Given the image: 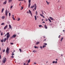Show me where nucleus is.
<instances>
[{
    "label": "nucleus",
    "instance_id": "obj_1",
    "mask_svg": "<svg viewBox=\"0 0 65 65\" xmlns=\"http://www.w3.org/2000/svg\"><path fill=\"white\" fill-rule=\"evenodd\" d=\"M9 49L8 47H7V49L6 50V53H7V55H8V54H9Z\"/></svg>",
    "mask_w": 65,
    "mask_h": 65
},
{
    "label": "nucleus",
    "instance_id": "obj_12",
    "mask_svg": "<svg viewBox=\"0 0 65 65\" xmlns=\"http://www.w3.org/2000/svg\"><path fill=\"white\" fill-rule=\"evenodd\" d=\"M34 5H33L32 6H31L30 7V8H34Z\"/></svg>",
    "mask_w": 65,
    "mask_h": 65
},
{
    "label": "nucleus",
    "instance_id": "obj_26",
    "mask_svg": "<svg viewBox=\"0 0 65 65\" xmlns=\"http://www.w3.org/2000/svg\"><path fill=\"white\" fill-rule=\"evenodd\" d=\"M63 37H62V38H61V40H60V41H62V40H63Z\"/></svg>",
    "mask_w": 65,
    "mask_h": 65
},
{
    "label": "nucleus",
    "instance_id": "obj_11",
    "mask_svg": "<svg viewBox=\"0 0 65 65\" xmlns=\"http://www.w3.org/2000/svg\"><path fill=\"white\" fill-rule=\"evenodd\" d=\"M49 18L51 20H52V21L54 20L53 19V18L51 17H49Z\"/></svg>",
    "mask_w": 65,
    "mask_h": 65
},
{
    "label": "nucleus",
    "instance_id": "obj_21",
    "mask_svg": "<svg viewBox=\"0 0 65 65\" xmlns=\"http://www.w3.org/2000/svg\"><path fill=\"white\" fill-rule=\"evenodd\" d=\"M35 20H37V18H36V15L35 16Z\"/></svg>",
    "mask_w": 65,
    "mask_h": 65
},
{
    "label": "nucleus",
    "instance_id": "obj_2",
    "mask_svg": "<svg viewBox=\"0 0 65 65\" xmlns=\"http://www.w3.org/2000/svg\"><path fill=\"white\" fill-rule=\"evenodd\" d=\"M6 61V58H5V59H4L3 60V62L4 63H5V62Z\"/></svg>",
    "mask_w": 65,
    "mask_h": 65
},
{
    "label": "nucleus",
    "instance_id": "obj_6",
    "mask_svg": "<svg viewBox=\"0 0 65 65\" xmlns=\"http://www.w3.org/2000/svg\"><path fill=\"white\" fill-rule=\"evenodd\" d=\"M29 13L30 14L31 16H32V12H31V10H29Z\"/></svg>",
    "mask_w": 65,
    "mask_h": 65
},
{
    "label": "nucleus",
    "instance_id": "obj_49",
    "mask_svg": "<svg viewBox=\"0 0 65 65\" xmlns=\"http://www.w3.org/2000/svg\"><path fill=\"white\" fill-rule=\"evenodd\" d=\"M55 63L56 64H57V61H56L55 62Z\"/></svg>",
    "mask_w": 65,
    "mask_h": 65
},
{
    "label": "nucleus",
    "instance_id": "obj_31",
    "mask_svg": "<svg viewBox=\"0 0 65 65\" xmlns=\"http://www.w3.org/2000/svg\"><path fill=\"white\" fill-rule=\"evenodd\" d=\"M39 26L40 27H42V26L41 25H39Z\"/></svg>",
    "mask_w": 65,
    "mask_h": 65
},
{
    "label": "nucleus",
    "instance_id": "obj_37",
    "mask_svg": "<svg viewBox=\"0 0 65 65\" xmlns=\"http://www.w3.org/2000/svg\"><path fill=\"white\" fill-rule=\"evenodd\" d=\"M20 20V18H19L17 21H19Z\"/></svg>",
    "mask_w": 65,
    "mask_h": 65
},
{
    "label": "nucleus",
    "instance_id": "obj_55",
    "mask_svg": "<svg viewBox=\"0 0 65 65\" xmlns=\"http://www.w3.org/2000/svg\"><path fill=\"white\" fill-rule=\"evenodd\" d=\"M34 47L35 48H37V47L36 46H34Z\"/></svg>",
    "mask_w": 65,
    "mask_h": 65
},
{
    "label": "nucleus",
    "instance_id": "obj_38",
    "mask_svg": "<svg viewBox=\"0 0 65 65\" xmlns=\"http://www.w3.org/2000/svg\"><path fill=\"white\" fill-rule=\"evenodd\" d=\"M13 20H15V18H14V17L13 18H12Z\"/></svg>",
    "mask_w": 65,
    "mask_h": 65
},
{
    "label": "nucleus",
    "instance_id": "obj_4",
    "mask_svg": "<svg viewBox=\"0 0 65 65\" xmlns=\"http://www.w3.org/2000/svg\"><path fill=\"white\" fill-rule=\"evenodd\" d=\"M7 10H5V13L6 16H7Z\"/></svg>",
    "mask_w": 65,
    "mask_h": 65
},
{
    "label": "nucleus",
    "instance_id": "obj_16",
    "mask_svg": "<svg viewBox=\"0 0 65 65\" xmlns=\"http://www.w3.org/2000/svg\"><path fill=\"white\" fill-rule=\"evenodd\" d=\"M12 0H8V2H9V3H10L11 2H12Z\"/></svg>",
    "mask_w": 65,
    "mask_h": 65
},
{
    "label": "nucleus",
    "instance_id": "obj_64",
    "mask_svg": "<svg viewBox=\"0 0 65 65\" xmlns=\"http://www.w3.org/2000/svg\"><path fill=\"white\" fill-rule=\"evenodd\" d=\"M61 56H62V57H63V55H62V54H61Z\"/></svg>",
    "mask_w": 65,
    "mask_h": 65
},
{
    "label": "nucleus",
    "instance_id": "obj_36",
    "mask_svg": "<svg viewBox=\"0 0 65 65\" xmlns=\"http://www.w3.org/2000/svg\"><path fill=\"white\" fill-rule=\"evenodd\" d=\"M36 15H37V11L36 12Z\"/></svg>",
    "mask_w": 65,
    "mask_h": 65
},
{
    "label": "nucleus",
    "instance_id": "obj_45",
    "mask_svg": "<svg viewBox=\"0 0 65 65\" xmlns=\"http://www.w3.org/2000/svg\"><path fill=\"white\" fill-rule=\"evenodd\" d=\"M44 45H47V44L46 43H44Z\"/></svg>",
    "mask_w": 65,
    "mask_h": 65
},
{
    "label": "nucleus",
    "instance_id": "obj_40",
    "mask_svg": "<svg viewBox=\"0 0 65 65\" xmlns=\"http://www.w3.org/2000/svg\"><path fill=\"white\" fill-rule=\"evenodd\" d=\"M14 53L13 52L12 53V54H11L12 55H14V54H13Z\"/></svg>",
    "mask_w": 65,
    "mask_h": 65
},
{
    "label": "nucleus",
    "instance_id": "obj_59",
    "mask_svg": "<svg viewBox=\"0 0 65 65\" xmlns=\"http://www.w3.org/2000/svg\"><path fill=\"white\" fill-rule=\"evenodd\" d=\"M60 36L59 35V37H58V38H60Z\"/></svg>",
    "mask_w": 65,
    "mask_h": 65
},
{
    "label": "nucleus",
    "instance_id": "obj_42",
    "mask_svg": "<svg viewBox=\"0 0 65 65\" xmlns=\"http://www.w3.org/2000/svg\"><path fill=\"white\" fill-rule=\"evenodd\" d=\"M52 63L53 64H54V63H55V61H53V62H52Z\"/></svg>",
    "mask_w": 65,
    "mask_h": 65
},
{
    "label": "nucleus",
    "instance_id": "obj_53",
    "mask_svg": "<svg viewBox=\"0 0 65 65\" xmlns=\"http://www.w3.org/2000/svg\"><path fill=\"white\" fill-rule=\"evenodd\" d=\"M23 1H24L25 3H26V1H25V0H23Z\"/></svg>",
    "mask_w": 65,
    "mask_h": 65
},
{
    "label": "nucleus",
    "instance_id": "obj_41",
    "mask_svg": "<svg viewBox=\"0 0 65 65\" xmlns=\"http://www.w3.org/2000/svg\"><path fill=\"white\" fill-rule=\"evenodd\" d=\"M23 1L24 0H18L19 1Z\"/></svg>",
    "mask_w": 65,
    "mask_h": 65
},
{
    "label": "nucleus",
    "instance_id": "obj_15",
    "mask_svg": "<svg viewBox=\"0 0 65 65\" xmlns=\"http://www.w3.org/2000/svg\"><path fill=\"white\" fill-rule=\"evenodd\" d=\"M31 5V3H29L28 4V8H30V6Z\"/></svg>",
    "mask_w": 65,
    "mask_h": 65
},
{
    "label": "nucleus",
    "instance_id": "obj_34",
    "mask_svg": "<svg viewBox=\"0 0 65 65\" xmlns=\"http://www.w3.org/2000/svg\"><path fill=\"white\" fill-rule=\"evenodd\" d=\"M9 17H10V15H11V14H10V13H9Z\"/></svg>",
    "mask_w": 65,
    "mask_h": 65
},
{
    "label": "nucleus",
    "instance_id": "obj_54",
    "mask_svg": "<svg viewBox=\"0 0 65 65\" xmlns=\"http://www.w3.org/2000/svg\"><path fill=\"white\" fill-rule=\"evenodd\" d=\"M46 41V39H45L44 40V41Z\"/></svg>",
    "mask_w": 65,
    "mask_h": 65
},
{
    "label": "nucleus",
    "instance_id": "obj_61",
    "mask_svg": "<svg viewBox=\"0 0 65 65\" xmlns=\"http://www.w3.org/2000/svg\"><path fill=\"white\" fill-rule=\"evenodd\" d=\"M27 13H29V12H28V11H27Z\"/></svg>",
    "mask_w": 65,
    "mask_h": 65
},
{
    "label": "nucleus",
    "instance_id": "obj_56",
    "mask_svg": "<svg viewBox=\"0 0 65 65\" xmlns=\"http://www.w3.org/2000/svg\"><path fill=\"white\" fill-rule=\"evenodd\" d=\"M7 35V34H6V35H5V36H6V35Z\"/></svg>",
    "mask_w": 65,
    "mask_h": 65
},
{
    "label": "nucleus",
    "instance_id": "obj_3",
    "mask_svg": "<svg viewBox=\"0 0 65 65\" xmlns=\"http://www.w3.org/2000/svg\"><path fill=\"white\" fill-rule=\"evenodd\" d=\"M7 38H9L10 37V36H9V32H7Z\"/></svg>",
    "mask_w": 65,
    "mask_h": 65
},
{
    "label": "nucleus",
    "instance_id": "obj_10",
    "mask_svg": "<svg viewBox=\"0 0 65 65\" xmlns=\"http://www.w3.org/2000/svg\"><path fill=\"white\" fill-rule=\"evenodd\" d=\"M8 26V25H6V26H5L4 27V30H5L6 29V28L7 27V26Z\"/></svg>",
    "mask_w": 65,
    "mask_h": 65
},
{
    "label": "nucleus",
    "instance_id": "obj_60",
    "mask_svg": "<svg viewBox=\"0 0 65 65\" xmlns=\"http://www.w3.org/2000/svg\"><path fill=\"white\" fill-rule=\"evenodd\" d=\"M26 65V63H24V64L23 65Z\"/></svg>",
    "mask_w": 65,
    "mask_h": 65
},
{
    "label": "nucleus",
    "instance_id": "obj_50",
    "mask_svg": "<svg viewBox=\"0 0 65 65\" xmlns=\"http://www.w3.org/2000/svg\"><path fill=\"white\" fill-rule=\"evenodd\" d=\"M13 7V6H11L10 7V8H12V7Z\"/></svg>",
    "mask_w": 65,
    "mask_h": 65
},
{
    "label": "nucleus",
    "instance_id": "obj_22",
    "mask_svg": "<svg viewBox=\"0 0 65 65\" xmlns=\"http://www.w3.org/2000/svg\"><path fill=\"white\" fill-rule=\"evenodd\" d=\"M30 62V59H29V60H28V63H29Z\"/></svg>",
    "mask_w": 65,
    "mask_h": 65
},
{
    "label": "nucleus",
    "instance_id": "obj_19",
    "mask_svg": "<svg viewBox=\"0 0 65 65\" xmlns=\"http://www.w3.org/2000/svg\"><path fill=\"white\" fill-rule=\"evenodd\" d=\"M9 28L10 29H11V25H9Z\"/></svg>",
    "mask_w": 65,
    "mask_h": 65
},
{
    "label": "nucleus",
    "instance_id": "obj_48",
    "mask_svg": "<svg viewBox=\"0 0 65 65\" xmlns=\"http://www.w3.org/2000/svg\"><path fill=\"white\" fill-rule=\"evenodd\" d=\"M40 47L41 48V49H42V46H40Z\"/></svg>",
    "mask_w": 65,
    "mask_h": 65
},
{
    "label": "nucleus",
    "instance_id": "obj_14",
    "mask_svg": "<svg viewBox=\"0 0 65 65\" xmlns=\"http://www.w3.org/2000/svg\"><path fill=\"white\" fill-rule=\"evenodd\" d=\"M40 43L39 42H37L36 43V44H37V45H38V44H39Z\"/></svg>",
    "mask_w": 65,
    "mask_h": 65
},
{
    "label": "nucleus",
    "instance_id": "obj_63",
    "mask_svg": "<svg viewBox=\"0 0 65 65\" xmlns=\"http://www.w3.org/2000/svg\"><path fill=\"white\" fill-rule=\"evenodd\" d=\"M8 38H7V39H8Z\"/></svg>",
    "mask_w": 65,
    "mask_h": 65
},
{
    "label": "nucleus",
    "instance_id": "obj_5",
    "mask_svg": "<svg viewBox=\"0 0 65 65\" xmlns=\"http://www.w3.org/2000/svg\"><path fill=\"white\" fill-rule=\"evenodd\" d=\"M16 36H17V35H16L14 34L13 35V36H12L11 37V38H13V37L15 38V37H16Z\"/></svg>",
    "mask_w": 65,
    "mask_h": 65
},
{
    "label": "nucleus",
    "instance_id": "obj_9",
    "mask_svg": "<svg viewBox=\"0 0 65 65\" xmlns=\"http://www.w3.org/2000/svg\"><path fill=\"white\" fill-rule=\"evenodd\" d=\"M44 27L45 28V29H47V26H46V25L45 24L44 25Z\"/></svg>",
    "mask_w": 65,
    "mask_h": 65
},
{
    "label": "nucleus",
    "instance_id": "obj_58",
    "mask_svg": "<svg viewBox=\"0 0 65 65\" xmlns=\"http://www.w3.org/2000/svg\"><path fill=\"white\" fill-rule=\"evenodd\" d=\"M43 37H44V38H45V36H44Z\"/></svg>",
    "mask_w": 65,
    "mask_h": 65
},
{
    "label": "nucleus",
    "instance_id": "obj_28",
    "mask_svg": "<svg viewBox=\"0 0 65 65\" xmlns=\"http://www.w3.org/2000/svg\"><path fill=\"white\" fill-rule=\"evenodd\" d=\"M30 2H31V0H29L28 1L29 3H30Z\"/></svg>",
    "mask_w": 65,
    "mask_h": 65
},
{
    "label": "nucleus",
    "instance_id": "obj_27",
    "mask_svg": "<svg viewBox=\"0 0 65 65\" xmlns=\"http://www.w3.org/2000/svg\"><path fill=\"white\" fill-rule=\"evenodd\" d=\"M6 38H5L4 39V42H5V41H6Z\"/></svg>",
    "mask_w": 65,
    "mask_h": 65
},
{
    "label": "nucleus",
    "instance_id": "obj_62",
    "mask_svg": "<svg viewBox=\"0 0 65 65\" xmlns=\"http://www.w3.org/2000/svg\"><path fill=\"white\" fill-rule=\"evenodd\" d=\"M43 23H45V22H44V21H43Z\"/></svg>",
    "mask_w": 65,
    "mask_h": 65
},
{
    "label": "nucleus",
    "instance_id": "obj_47",
    "mask_svg": "<svg viewBox=\"0 0 65 65\" xmlns=\"http://www.w3.org/2000/svg\"><path fill=\"white\" fill-rule=\"evenodd\" d=\"M46 21H48V19H46Z\"/></svg>",
    "mask_w": 65,
    "mask_h": 65
},
{
    "label": "nucleus",
    "instance_id": "obj_51",
    "mask_svg": "<svg viewBox=\"0 0 65 65\" xmlns=\"http://www.w3.org/2000/svg\"><path fill=\"white\" fill-rule=\"evenodd\" d=\"M35 50L33 51H32V52H34L35 53Z\"/></svg>",
    "mask_w": 65,
    "mask_h": 65
},
{
    "label": "nucleus",
    "instance_id": "obj_44",
    "mask_svg": "<svg viewBox=\"0 0 65 65\" xmlns=\"http://www.w3.org/2000/svg\"><path fill=\"white\" fill-rule=\"evenodd\" d=\"M21 7L22 8L21 9V10H22V9H23V8H24L23 7Z\"/></svg>",
    "mask_w": 65,
    "mask_h": 65
},
{
    "label": "nucleus",
    "instance_id": "obj_30",
    "mask_svg": "<svg viewBox=\"0 0 65 65\" xmlns=\"http://www.w3.org/2000/svg\"><path fill=\"white\" fill-rule=\"evenodd\" d=\"M1 35L2 36L3 35V32H2L1 33Z\"/></svg>",
    "mask_w": 65,
    "mask_h": 65
},
{
    "label": "nucleus",
    "instance_id": "obj_32",
    "mask_svg": "<svg viewBox=\"0 0 65 65\" xmlns=\"http://www.w3.org/2000/svg\"><path fill=\"white\" fill-rule=\"evenodd\" d=\"M14 17V15H13L12 16V18H13Z\"/></svg>",
    "mask_w": 65,
    "mask_h": 65
},
{
    "label": "nucleus",
    "instance_id": "obj_35",
    "mask_svg": "<svg viewBox=\"0 0 65 65\" xmlns=\"http://www.w3.org/2000/svg\"><path fill=\"white\" fill-rule=\"evenodd\" d=\"M5 49L3 51V53H4V52H5Z\"/></svg>",
    "mask_w": 65,
    "mask_h": 65
},
{
    "label": "nucleus",
    "instance_id": "obj_33",
    "mask_svg": "<svg viewBox=\"0 0 65 65\" xmlns=\"http://www.w3.org/2000/svg\"><path fill=\"white\" fill-rule=\"evenodd\" d=\"M1 25H4V23H2L1 24Z\"/></svg>",
    "mask_w": 65,
    "mask_h": 65
},
{
    "label": "nucleus",
    "instance_id": "obj_29",
    "mask_svg": "<svg viewBox=\"0 0 65 65\" xmlns=\"http://www.w3.org/2000/svg\"><path fill=\"white\" fill-rule=\"evenodd\" d=\"M19 50L20 52H22V50L21 49H19Z\"/></svg>",
    "mask_w": 65,
    "mask_h": 65
},
{
    "label": "nucleus",
    "instance_id": "obj_7",
    "mask_svg": "<svg viewBox=\"0 0 65 65\" xmlns=\"http://www.w3.org/2000/svg\"><path fill=\"white\" fill-rule=\"evenodd\" d=\"M7 3V1L6 0L5 1V2H4L3 4H6V3Z\"/></svg>",
    "mask_w": 65,
    "mask_h": 65
},
{
    "label": "nucleus",
    "instance_id": "obj_18",
    "mask_svg": "<svg viewBox=\"0 0 65 65\" xmlns=\"http://www.w3.org/2000/svg\"><path fill=\"white\" fill-rule=\"evenodd\" d=\"M48 20L51 23H52V21H51V20H50V19L48 18Z\"/></svg>",
    "mask_w": 65,
    "mask_h": 65
},
{
    "label": "nucleus",
    "instance_id": "obj_57",
    "mask_svg": "<svg viewBox=\"0 0 65 65\" xmlns=\"http://www.w3.org/2000/svg\"><path fill=\"white\" fill-rule=\"evenodd\" d=\"M1 56L0 55V59H1Z\"/></svg>",
    "mask_w": 65,
    "mask_h": 65
},
{
    "label": "nucleus",
    "instance_id": "obj_43",
    "mask_svg": "<svg viewBox=\"0 0 65 65\" xmlns=\"http://www.w3.org/2000/svg\"><path fill=\"white\" fill-rule=\"evenodd\" d=\"M10 44H12V45L13 44V43H10Z\"/></svg>",
    "mask_w": 65,
    "mask_h": 65
},
{
    "label": "nucleus",
    "instance_id": "obj_8",
    "mask_svg": "<svg viewBox=\"0 0 65 65\" xmlns=\"http://www.w3.org/2000/svg\"><path fill=\"white\" fill-rule=\"evenodd\" d=\"M34 5L35 6L34 9L35 10H36V4H35Z\"/></svg>",
    "mask_w": 65,
    "mask_h": 65
},
{
    "label": "nucleus",
    "instance_id": "obj_23",
    "mask_svg": "<svg viewBox=\"0 0 65 65\" xmlns=\"http://www.w3.org/2000/svg\"><path fill=\"white\" fill-rule=\"evenodd\" d=\"M46 45H44L42 47L43 48H44L45 47H46Z\"/></svg>",
    "mask_w": 65,
    "mask_h": 65
},
{
    "label": "nucleus",
    "instance_id": "obj_39",
    "mask_svg": "<svg viewBox=\"0 0 65 65\" xmlns=\"http://www.w3.org/2000/svg\"><path fill=\"white\" fill-rule=\"evenodd\" d=\"M11 58H14V57L13 55L11 57Z\"/></svg>",
    "mask_w": 65,
    "mask_h": 65
},
{
    "label": "nucleus",
    "instance_id": "obj_52",
    "mask_svg": "<svg viewBox=\"0 0 65 65\" xmlns=\"http://www.w3.org/2000/svg\"><path fill=\"white\" fill-rule=\"evenodd\" d=\"M34 64H35V65H36V64H37V63H36L35 62L34 63Z\"/></svg>",
    "mask_w": 65,
    "mask_h": 65
},
{
    "label": "nucleus",
    "instance_id": "obj_17",
    "mask_svg": "<svg viewBox=\"0 0 65 65\" xmlns=\"http://www.w3.org/2000/svg\"><path fill=\"white\" fill-rule=\"evenodd\" d=\"M4 8H3L2 9V13H3V11H4Z\"/></svg>",
    "mask_w": 65,
    "mask_h": 65
},
{
    "label": "nucleus",
    "instance_id": "obj_13",
    "mask_svg": "<svg viewBox=\"0 0 65 65\" xmlns=\"http://www.w3.org/2000/svg\"><path fill=\"white\" fill-rule=\"evenodd\" d=\"M40 15L41 17H43V18H44V16H43V15H42V14H40Z\"/></svg>",
    "mask_w": 65,
    "mask_h": 65
},
{
    "label": "nucleus",
    "instance_id": "obj_24",
    "mask_svg": "<svg viewBox=\"0 0 65 65\" xmlns=\"http://www.w3.org/2000/svg\"><path fill=\"white\" fill-rule=\"evenodd\" d=\"M2 19H4V18H5V16H3L2 17Z\"/></svg>",
    "mask_w": 65,
    "mask_h": 65
},
{
    "label": "nucleus",
    "instance_id": "obj_20",
    "mask_svg": "<svg viewBox=\"0 0 65 65\" xmlns=\"http://www.w3.org/2000/svg\"><path fill=\"white\" fill-rule=\"evenodd\" d=\"M4 41V39H3V40H1V42H3Z\"/></svg>",
    "mask_w": 65,
    "mask_h": 65
},
{
    "label": "nucleus",
    "instance_id": "obj_25",
    "mask_svg": "<svg viewBox=\"0 0 65 65\" xmlns=\"http://www.w3.org/2000/svg\"><path fill=\"white\" fill-rule=\"evenodd\" d=\"M46 2L47 3V5H49V3H50V2H47V1H46Z\"/></svg>",
    "mask_w": 65,
    "mask_h": 65
},
{
    "label": "nucleus",
    "instance_id": "obj_46",
    "mask_svg": "<svg viewBox=\"0 0 65 65\" xmlns=\"http://www.w3.org/2000/svg\"><path fill=\"white\" fill-rule=\"evenodd\" d=\"M42 14H44V13H43V12L42 11Z\"/></svg>",
    "mask_w": 65,
    "mask_h": 65
}]
</instances>
